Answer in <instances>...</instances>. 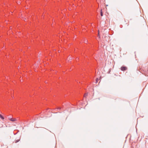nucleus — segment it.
I'll list each match as a JSON object with an SVG mask.
<instances>
[{
	"instance_id": "39448f33",
	"label": "nucleus",
	"mask_w": 148,
	"mask_h": 148,
	"mask_svg": "<svg viewBox=\"0 0 148 148\" xmlns=\"http://www.w3.org/2000/svg\"><path fill=\"white\" fill-rule=\"evenodd\" d=\"M88 95V93H85L84 96V97L86 98Z\"/></svg>"
},
{
	"instance_id": "20e7f679",
	"label": "nucleus",
	"mask_w": 148,
	"mask_h": 148,
	"mask_svg": "<svg viewBox=\"0 0 148 148\" xmlns=\"http://www.w3.org/2000/svg\"><path fill=\"white\" fill-rule=\"evenodd\" d=\"M20 140V138H19V139L15 140V143H17V142H19V141Z\"/></svg>"
},
{
	"instance_id": "423d86ee",
	"label": "nucleus",
	"mask_w": 148,
	"mask_h": 148,
	"mask_svg": "<svg viewBox=\"0 0 148 148\" xmlns=\"http://www.w3.org/2000/svg\"><path fill=\"white\" fill-rule=\"evenodd\" d=\"M0 118L3 120L4 119V117L1 114H0Z\"/></svg>"
},
{
	"instance_id": "6e6552de",
	"label": "nucleus",
	"mask_w": 148,
	"mask_h": 148,
	"mask_svg": "<svg viewBox=\"0 0 148 148\" xmlns=\"http://www.w3.org/2000/svg\"><path fill=\"white\" fill-rule=\"evenodd\" d=\"M98 80H99V79L98 78H97L96 79V82H97Z\"/></svg>"
},
{
	"instance_id": "0eeeda50",
	"label": "nucleus",
	"mask_w": 148,
	"mask_h": 148,
	"mask_svg": "<svg viewBox=\"0 0 148 148\" xmlns=\"http://www.w3.org/2000/svg\"><path fill=\"white\" fill-rule=\"evenodd\" d=\"M100 14H101V16H103V14L102 9H101V10Z\"/></svg>"
},
{
	"instance_id": "f257e3e1",
	"label": "nucleus",
	"mask_w": 148,
	"mask_h": 148,
	"mask_svg": "<svg viewBox=\"0 0 148 148\" xmlns=\"http://www.w3.org/2000/svg\"><path fill=\"white\" fill-rule=\"evenodd\" d=\"M139 71L142 74H144L145 76H148V67L147 66L140 69Z\"/></svg>"
},
{
	"instance_id": "9d476101",
	"label": "nucleus",
	"mask_w": 148,
	"mask_h": 148,
	"mask_svg": "<svg viewBox=\"0 0 148 148\" xmlns=\"http://www.w3.org/2000/svg\"><path fill=\"white\" fill-rule=\"evenodd\" d=\"M48 110H49V109H48L47 110H46L47 111V112L48 111L49 112L50 111L49 110L48 111Z\"/></svg>"
},
{
	"instance_id": "f8f14e48",
	"label": "nucleus",
	"mask_w": 148,
	"mask_h": 148,
	"mask_svg": "<svg viewBox=\"0 0 148 148\" xmlns=\"http://www.w3.org/2000/svg\"><path fill=\"white\" fill-rule=\"evenodd\" d=\"M18 3H20V2H18Z\"/></svg>"
},
{
	"instance_id": "1a4fd4ad",
	"label": "nucleus",
	"mask_w": 148,
	"mask_h": 148,
	"mask_svg": "<svg viewBox=\"0 0 148 148\" xmlns=\"http://www.w3.org/2000/svg\"><path fill=\"white\" fill-rule=\"evenodd\" d=\"M61 108H57V109H59V110H60L61 109Z\"/></svg>"
},
{
	"instance_id": "7ed1b4c3",
	"label": "nucleus",
	"mask_w": 148,
	"mask_h": 148,
	"mask_svg": "<svg viewBox=\"0 0 148 148\" xmlns=\"http://www.w3.org/2000/svg\"><path fill=\"white\" fill-rule=\"evenodd\" d=\"M8 119L12 121H16V119L15 118H8Z\"/></svg>"
},
{
	"instance_id": "f03ea898",
	"label": "nucleus",
	"mask_w": 148,
	"mask_h": 148,
	"mask_svg": "<svg viewBox=\"0 0 148 148\" xmlns=\"http://www.w3.org/2000/svg\"><path fill=\"white\" fill-rule=\"evenodd\" d=\"M127 68L126 66H122L121 68V69L122 71H124L127 70Z\"/></svg>"
},
{
	"instance_id": "9b49d317",
	"label": "nucleus",
	"mask_w": 148,
	"mask_h": 148,
	"mask_svg": "<svg viewBox=\"0 0 148 148\" xmlns=\"http://www.w3.org/2000/svg\"><path fill=\"white\" fill-rule=\"evenodd\" d=\"M76 60L77 61L78 60V58H77L76 59Z\"/></svg>"
}]
</instances>
